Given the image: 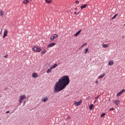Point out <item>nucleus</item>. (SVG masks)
<instances>
[{"label": "nucleus", "instance_id": "obj_1", "mask_svg": "<svg viewBox=\"0 0 125 125\" xmlns=\"http://www.w3.org/2000/svg\"><path fill=\"white\" fill-rule=\"evenodd\" d=\"M70 83V78L69 76L65 75L61 77L58 81L56 82L54 86V92L57 93L59 91L63 90Z\"/></svg>", "mask_w": 125, "mask_h": 125}, {"label": "nucleus", "instance_id": "obj_2", "mask_svg": "<svg viewBox=\"0 0 125 125\" xmlns=\"http://www.w3.org/2000/svg\"><path fill=\"white\" fill-rule=\"evenodd\" d=\"M25 98H26V95H21L20 97V99L19 100V103H20V104H21L23 102V100H24V99H25Z\"/></svg>", "mask_w": 125, "mask_h": 125}, {"label": "nucleus", "instance_id": "obj_3", "mask_svg": "<svg viewBox=\"0 0 125 125\" xmlns=\"http://www.w3.org/2000/svg\"><path fill=\"white\" fill-rule=\"evenodd\" d=\"M33 50L36 52H41V51H42V49L39 47H34L33 48Z\"/></svg>", "mask_w": 125, "mask_h": 125}, {"label": "nucleus", "instance_id": "obj_4", "mask_svg": "<svg viewBox=\"0 0 125 125\" xmlns=\"http://www.w3.org/2000/svg\"><path fill=\"white\" fill-rule=\"evenodd\" d=\"M125 89H122L120 92L117 94L116 96L117 97H119V96H121L124 92H125Z\"/></svg>", "mask_w": 125, "mask_h": 125}, {"label": "nucleus", "instance_id": "obj_5", "mask_svg": "<svg viewBox=\"0 0 125 125\" xmlns=\"http://www.w3.org/2000/svg\"><path fill=\"white\" fill-rule=\"evenodd\" d=\"M113 102H114V104H115V105H116L117 106H118V105H120V104H121V101H120V100H114Z\"/></svg>", "mask_w": 125, "mask_h": 125}, {"label": "nucleus", "instance_id": "obj_6", "mask_svg": "<svg viewBox=\"0 0 125 125\" xmlns=\"http://www.w3.org/2000/svg\"><path fill=\"white\" fill-rule=\"evenodd\" d=\"M47 100H48V98L47 96L42 98L41 100L42 102H44V103L46 102Z\"/></svg>", "mask_w": 125, "mask_h": 125}, {"label": "nucleus", "instance_id": "obj_7", "mask_svg": "<svg viewBox=\"0 0 125 125\" xmlns=\"http://www.w3.org/2000/svg\"><path fill=\"white\" fill-rule=\"evenodd\" d=\"M5 37H7V30H5L3 32V39H4Z\"/></svg>", "mask_w": 125, "mask_h": 125}, {"label": "nucleus", "instance_id": "obj_8", "mask_svg": "<svg viewBox=\"0 0 125 125\" xmlns=\"http://www.w3.org/2000/svg\"><path fill=\"white\" fill-rule=\"evenodd\" d=\"M57 37V34H53L52 35V37L50 38V40H51V41H53V40H54L55 38H56Z\"/></svg>", "mask_w": 125, "mask_h": 125}, {"label": "nucleus", "instance_id": "obj_9", "mask_svg": "<svg viewBox=\"0 0 125 125\" xmlns=\"http://www.w3.org/2000/svg\"><path fill=\"white\" fill-rule=\"evenodd\" d=\"M81 32H82V30L78 31L77 32H76L74 34V37H78L80 35V34H81Z\"/></svg>", "mask_w": 125, "mask_h": 125}, {"label": "nucleus", "instance_id": "obj_10", "mask_svg": "<svg viewBox=\"0 0 125 125\" xmlns=\"http://www.w3.org/2000/svg\"><path fill=\"white\" fill-rule=\"evenodd\" d=\"M55 44H56L54 42H52L50 43L48 46L47 47L49 48V47H52L53 46H54V45H55Z\"/></svg>", "mask_w": 125, "mask_h": 125}, {"label": "nucleus", "instance_id": "obj_11", "mask_svg": "<svg viewBox=\"0 0 125 125\" xmlns=\"http://www.w3.org/2000/svg\"><path fill=\"white\" fill-rule=\"evenodd\" d=\"M81 102H74V105H75V106H80V105H81Z\"/></svg>", "mask_w": 125, "mask_h": 125}, {"label": "nucleus", "instance_id": "obj_12", "mask_svg": "<svg viewBox=\"0 0 125 125\" xmlns=\"http://www.w3.org/2000/svg\"><path fill=\"white\" fill-rule=\"evenodd\" d=\"M105 77V73H104L103 74H101L100 76H98V79H103Z\"/></svg>", "mask_w": 125, "mask_h": 125}, {"label": "nucleus", "instance_id": "obj_13", "mask_svg": "<svg viewBox=\"0 0 125 125\" xmlns=\"http://www.w3.org/2000/svg\"><path fill=\"white\" fill-rule=\"evenodd\" d=\"M39 77V75L37 73H33L32 74V78H38Z\"/></svg>", "mask_w": 125, "mask_h": 125}, {"label": "nucleus", "instance_id": "obj_14", "mask_svg": "<svg viewBox=\"0 0 125 125\" xmlns=\"http://www.w3.org/2000/svg\"><path fill=\"white\" fill-rule=\"evenodd\" d=\"M114 64V62L113 61H110L108 62V65L109 66H112V65Z\"/></svg>", "mask_w": 125, "mask_h": 125}, {"label": "nucleus", "instance_id": "obj_15", "mask_svg": "<svg viewBox=\"0 0 125 125\" xmlns=\"http://www.w3.org/2000/svg\"><path fill=\"white\" fill-rule=\"evenodd\" d=\"M52 70V69L51 68V67H50V68L46 70L47 74H49V73H50V72H51Z\"/></svg>", "mask_w": 125, "mask_h": 125}, {"label": "nucleus", "instance_id": "obj_16", "mask_svg": "<svg viewBox=\"0 0 125 125\" xmlns=\"http://www.w3.org/2000/svg\"><path fill=\"white\" fill-rule=\"evenodd\" d=\"M94 107V105H93V104H92L91 105H89V109L90 110H92V109H93V107Z\"/></svg>", "mask_w": 125, "mask_h": 125}, {"label": "nucleus", "instance_id": "obj_17", "mask_svg": "<svg viewBox=\"0 0 125 125\" xmlns=\"http://www.w3.org/2000/svg\"><path fill=\"white\" fill-rule=\"evenodd\" d=\"M86 6H87V4H83L82 6H81V9H83V8H85Z\"/></svg>", "mask_w": 125, "mask_h": 125}, {"label": "nucleus", "instance_id": "obj_18", "mask_svg": "<svg viewBox=\"0 0 125 125\" xmlns=\"http://www.w3.org/2000/svg\"><path fill=\"white\" fill-rule=\"evenodd\" d=\"M57 67V63L54 64L53 66L51 67V69H55V68H56Z\"/></svg>", "mask_w": 125, "mask_h": 125}, {"label": "nucleus", "instance_id": "obj_19", "mask_svg": "<svg viewBox=\"0 0 125 125\" xmlns=\"http://www.w3.org/2000/svg\"><path fill=\"white\" fill-rule=\"evenodd\" d=\"M23 2L24 4H27V3H28V2H29V0H24L23 1Z\"/></svg>", "mask_w": 125, "mask_h": 125}, {"label": "nucleus", "instance_id": "obj_20", "mask_svg": "<svg viewBox=\"0 0 125 125\" xmlns=\"http://www.w3.org/2000/svg\"><path fill=\"white\" fill-rule=\"evenodd\" d=\"M45 53H46V50H44L43 51H42L41 52L42 55H43V54H45Z\"/></svg>", "mask_w": 125, "mask_h": 125}, {"label": "nucleus", "instance_id": "obj_21", "mask_svg": "<svg viewBox=\"0 0 125 125\" xmlns=\"http://www.w3.org/2000/svg\"><path fill=\"white\" fill-rule=\"evenodd\" d=\"M3 14H4V13H3V11H0V16H3Z\"/></svg>", "mask_w": 125, "mask_h": 125}, {"label": "nucleus", "instance_id": "obj_22", "mask_svg": "<svg viewBox=\"0 0 125 125\" xmlns=\"http://www.w3.org/2000/svg\"><path fill=\"white\" fill-rule=\"evenodd\" d=\"M84 52L85 54H86V53H87V52H88V48H86L84 50Z\"/></svg>", "mask_w": 125, "mask_h": 125}, {"label": "nucleus", "instance_id": "obj_23", "mask_svg": "<svg viewBox=\"0 0 125 125\" xmlns=\"http://www.w3.org/2000/svg\"><path fill=\"white\" fill-rule=\"evenodd\" d=\"M46 2H47V3H51L52 0H45Z\"/></svg>", "mask_w": 125, "mask_h": 125}, {"label": "nucleus", "instance_id": "obj_24", "mask_svg": "<svg viewBox=\"0 0 125 125\" xmlns=\"http://www.w3.org/2000/svg\"><path fill=\"white\" fill-rule=\"evenodd\" d=\"M117 16H118V15H115L112 18V20H113V19H115V18H116V17H117Z\"/></svg>", "mask_w": 125, "mask_h": 125}, {"label": "nucleus", "instance_id": "obj_25", "mask_svg": "<svg viewBox=\"0 0 125 125\" xmlns=\"http://www.w3.org/2000/svg\"><path fill=\"white\" fill-rule=\"evenodd\" d=\"M103 46L104 48L108 47V45H106V44H103Z\"/></svg>", "mask_w": 125, "mask_h": 125}, {"label": "nucleus", "instance_id": "obj_26", "mask_svg": "<svg viewBox=\"0 0 125 125\" xmlns=\"http://www.w3.org/2000/svg\"><path fill=\"white\" fill-rule=\"evenodd\" d=\"M105 115V113H102L101 115V117L103 118V117H104Z\"/></svg>", "mask_w": 125, "mask_h": 125}, {"label": "nucleus", "instance_id": "obj_27", "mask_svg": "<svg viewBox=\"0 0 125 125\" xmlns=\"http://www.w3.org/2000/svg\"><path fill=\"white\" fill-rule=\"evenodd\" d=\"M4 58H7L8 57V55H6L4 56Z\"/></svg>", "mask_w": 125, "mask_h": 125}, {"label": "nucleus", "instance_id": "obj_28", "mask_svg": "<svg viewBox=\"0 0 125 125\" xmlns=\"http://www.w3.org/2000/svg\"><path fill=\"white\" fill-rule=\"evenodd\" d=\"M95 83H99V81L98 80H97L95 82Z\"/></svg>", "mask_w": 125, "mask_h": 125}, {"label": "nucleus", "instance_id": "obj_29", "mask_svg": "<svg viewBox=\"0 0 125 125\" xmlns=\"http://www.w3.org/2000/svg\"><path fill=\"white\" fill-rule=\"evenodd\" d=\"M115 109L114 108H110V109H109V111H112V110H114Z\"/></svg>", "mask_w": 125, "mask_h": 125}, {"label": "nucleus", "instance_id": "obj_30", "mask_svg": "<svg viewBox=\"0 0 125 125\" xmlns=\"http://www.w3.org/2000/svg\"><path fill=\"white\" fill-rule=\"evenodd\" d=\"M9 113H10V111H7L6 112V114H8Z\"/></svg>", "mask_w": 125, "mask_h": 125}, {"label": "nucleus", "instance_id": "obj_31", "mask_svg": "<svg viewBox=\"0 0 125 125\" xmlns=\"http://www.w3.org/2000/svg\"><path fill=\"white\" fill-rule=\"evenodd\" d=\"M76 3H77V4H79V1H76Z\"/></svg>", "mask_w": 125, "mask_h": 125}, {"label": "nucleus", "instance_id": "obj_32", "mask_svg": "<svg viewBox=\"0 0 125 125\" xmlns=\"http://www.w3.org/2000/svg\"><path fill=\"white\" fill-rule=\"evenodd\" d=\"M85 45H86V43H84L83 45V46H85Z\"/></svg>", "mask_w": 125, "mask_h": 125}, {"label": "nucleus", "instance_id": "obj_33", "mask_svg": "<svg viewBox=\"0 0 125 125\" xmlns=\"http://www.w3.org/2000/svg\"><path fill=\"white\" fill-rule=\"evenodd\" d=\"M98 97H99V96H98V97H95V99L96 100H97V99H98Z\"/></svg>", "mask_w": 125, "mask_h": 125}, {"label": "nucleus", "instance_id": "obj_34", "mask_svg": "<svg viewBox=\"0 0 125 125\" xmlns=\"http://www.w3.org/2000/svg\"><path fill=\"white\" fill-rule=\"evenodd\" d=\"M97 101L96 100L94 102V103H96Z\"/></svg>", "mask_w": 125, "mask_h": 125}, {"label": "nucleus", "instance_id": "obj_35", "mask_svg": "<svg viewBox=\"0 0 125 125\" xmlns=\"http://www.w3.org/2000/svg\"><path fill=\"white\" fill-rule=\"evenodd\" d=\"M122 39H125V36L122 37Z\"/></svg>", "mask_w": 125, "mask_h": 125}, {"label": "nucleus", "instance_id": "obj_36", "mask_svg": "<svg viewBox=\"0 0 125 125\" xmlns=\"http://www.w3.org/2000/svg\"><path fill=\"white\" fill-rule=\"evenodd\" d=\"M25 103H26V102H24L23 103V105H25Z\"/></svg>", "mask_w": 125, "mask_h": 125}, {"label": "nucleus", "instance_id": "obj_37", "mask_svg": "<svg viewBox=\"0 0 125 125\" xmlns=\"http://www.w3.org/2000/svg\"><path fill=\"white\" fill-rule=\"evenodd\" d=\"M74 14H77V12H75Z\"/></svg>", "mask_w": 125, "mask_h": 125}, {"label": "nucleus", "instance_id": "obj_38", "mask_svg": "<svg viewBox=\"0 0 125 125\" xmlns=\"http://www.w3.org/2000/svg\"><path fill=\"white\" fill-rule=\"evenodd\" d=\"M83 45L81 46V47H80V48H82V47H83Z\"/></svg>", "mask_w": 125, "mask_h": 125}, {"label": "nucleus", "instance_id": "obj_39", "mask_svg": "<svg viewBox=\"0 0 125 125\" xmlns=\"http://www.w3.org/2000/svg\"><path fill=\"white\" fill-rule=\"evenodd\" d=\"M67 119H70V117H67Z\"/></svg>", "mask_w": 125, "mask_h": 125}, {"label": "nucleus", "instance_id": "obj_40", "mask_svg": "<svg viewBox=\"0 0 125 125\" xmlns=\"http://www.w3.org/2000/svg\"><path fill=\"white\" fill-rule=\"evenodd\" d=\"M75 10H77V8H75Z\"/></svg>", "mask_w": 125, "mask_h": 125}, {"label": "nucleus", "instance_id": "obj_41", "mask_svg": "<svg viewBox=\"0 0 125 125\" xmlns=\"http://www.w3.org/2000/svg\"><path fill=\"white\" fill-rule=\"evenodd\" d=\"M110 99H109L108 100V101H110Z\"/></svg>", "mask_w": 125, "mask_h": 125}]
</instances>
